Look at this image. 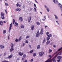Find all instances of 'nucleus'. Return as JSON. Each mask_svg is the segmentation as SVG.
I'll return each instance as SVG.
<instances>
[{
	"label": "nucleus",
	"mask_w": 62,
	"mask_h": 62,
	"mask_svg": "<svg viewBox=\"0 0 62 62\" xmlns=\"http://www.w3.org/2000/svg\"><path fill=\"white\" fill-rule=\"evenodd\" d=\"M11 27H12V23H11L10 25V27L9 28V31L8 32L9 33L10 32V30L11 29Z\"/></svg>",
	"instance_id": "f257e3e1"
},
{
	"label": "nucleus",
	"mask_w": 62,
	"mask_h": 62,
	"mask_svg": "<svg viewBox=\"0 0 62 62\" xmlns=\"http://www.w3.org/2000/svg\"><path fill=\"white\" fill-rule=\"evenodd\" d=\"M57 4H58V5L59 7H60L61 8V10H62V5H61V4L60 3H57Z\"/></svg>",
	"instance_id": "f03ea898"
},
{
	"label": "nucleus",
	"mask_w": 62,
	"mask_h": 62,
	"mask_svg": "<svg viewBox=\"0 0 62 62\" xmlns=\"http://www.w3.org/2000/svg\"><path fill=\"white\" fill-rule=\"evenodd\" d=\"M39 31H38L36 34V37L37 38L39 37Z\"/></svg>",
	"instance_id": "7ed1b4c3"
},
{
	"label": "nucleus",
	"mask_w": 62,
	"mask_h": 62,
	"mask_svg": "<svg viewBox=\"0 0 62 62\" xmlns=\"http://www.w3.org/2000/svg\"><path fill=\"white\" fill-rule=\"evenodd\" d=\"M44 53L43 52H41L39 53V55L40 56H42L44 54Z\"/></svg>",
	"instance_id": "20e7f679"
},
{
	"label": "nucleus",
	"mask_w": 62,
	"mask_h": 62,
	"mask_svg": "<svg viewBox=\"0 0 62 62\" xmlns=\"http://www.w3.org/2000/svg\"><path fill=\"white\" fill-rule=\"evenodd\" d=\"M43 28H42L41 30L40 34L41 35H42V34H43Z\"/></svg>",
	"instance_id": "39448f33"
},
{
	"label": "nucleus",
	"mask_w": 62,
	"mask_h": 62,
	"mask_svg": "<svg viewBox=\"0 0 62 62\" xmlns=\"http://www.w3.org/2000/svg\"><path fill=\"white\" fill-rule=\"evenodd\" d=\"M61 50H62V47L61 48H60L59 49L58 51L55 52L54 53V54H57V53L58 51H59Z\"/></svg>",
	"instance_id": "423d86ee"
},
{
	"label": "nucleus",
	"mask_w": 62,
	"mask_h": 62,
	"mask_svg": "<svg viewBox=\"0 0 62 62\" xmlns=\"http://www.w3.org/2000/svg\"><path fill=\"white\" fill-rule=\"evenodd\" d=\"M61 54H62V52H59L58 54H57L55 55V57H56V56H57V55H58V54H59V55H60Z\"/></svg>",
	"instance_id": "0eeeda50"
},
{
	"label": "nucleus",
	"mask_w": 62,
	"mask_h": 62,
	"mask_svg": "<svg viewBox=\"0 0 62 62\" xmlns=\"http://www.w3.org/2000/svg\"><path fill=\"white\" fill-rule=\"evenodd\" d=\"M3 22L2 21H1L0 22V25L3 26L4 25L3 24Z\"/></svg>",
	"instance_id": "6e6552de"
},
{
	"label": "nucleus",
	"mask_w": 62,
	"mask_h": 62,
	"mask_svg": "<svg viewBox=\"0 0 62 62\" xmlns=\"http://www.w3.org/2000/svg\"><path fill=\"white\" fill-rule=\"evenodd\" d=\"M31 16H30L28 18V22L29 23H30V21H31Z\"/></svg>",
	"instance_id": "1a4fd4ad"
},
{
	"label": "nucleus",
	"mask_w": 62,
	"mask_h": 62,
	"mask_svg": "<svg viewBox=\"0 0 62 62\" xmlns=\"http://www.w3.org/2000/svg\"><path fill=\"white\" fill-rule=\"evenodd\" d=\"M34 25H32L31 27V29L32 30H34Z\"/></svg>",
	"instance_id": "9d476101"
},
{
	"label": "nucleus",
	"mask_w": 62,
	"mask_h": 62,
	"mask_svg": "<svg viewBox=\"0 0 62 62\" xmlns=\"http://www.w3.org/2000/svg\"><path fill=\"white\" fill-rule=\"evenodd\" d=\"M57 58L58 59H60L61 60V59L62 58V57H61V56H58L57 57Z\"/></svg>",
	"instance_id": "9b49d317"
},
{
	"label": "nucleus",
	"mask_w": 62,
	"mask_h": 62,
	"mask_svg": "<svg viewBox=\"0 0 62 62\" xmlns=\"http://www.w3.org/2000/svg\"><path fill=\"white\" fill-rule=\"evenodd\" d=\"M12 56H13V55L12 54H11V55L9 56L8 57V58L10 59V58H11V57H12Z\"/></svg>",
	"instance_id": "f8f14e48"
},
{
	"label": "nucleus",
	"mask_w": 62,
	"mask_h": 62,
	"mask_svg": "<svg viewBox=\"0 0 62 62\" xmlns=\"http://www.w3.org/2000/svg\"><path fill=\"white\" fill-rule=\"evenodd\" d=\"M54 15L56 19V20L58 19V17L56 15Z\"/></svg>",
	"instance_id": "ddd939ff"
},
{
	"label": "nucleus",
	"mask_w": 62,
	"mask_h": 62,
	"mask_svg": "<svg viewBox=\"0 0 62 62\" xmlns=\"http://www.w3.org/2000/svg\"><path fill=\"white\" fill-rule=\"evenodd\" d=\"M19 55H20V56H22V55H23V53L21 52H19Z\"/></svg>",
	"instance_id": "4468645a"
},
{
	"label": "nucleus",
	"mask_w": 62,
	"mask_h": 62,
	"mask_svg": "<svg viewBox=\"0 0 62 62\" xmlns=\"http://www.w3.org/2000/svg\"><path fill=\"white\" fill-rule=\"evenodd\" d=\"M0 48L1 49H3L4 48V46L2 45H0Z\"/></svg>",
	"instance_id": "2eb2a0df"
},
{
	"label": "nucleus",
	"mask_w": 62,
	"mask_h": 62,
	"mask_svg": "<svg viewBox=\"0 0 62 62\" xmlns=\"http://www.w3.org/2000/svg\"><path fill=\"white\" fill-rule=\"evenodd\" d=\"M20 10H21V9L20 8H17L16 9V11H20Z\"/></svg>",
	"instance_id": "dca6fc26"
},
{
	"label": "nucleus",
	"mask_w": 62,
	"mask_h": 62,
	"mask_svg": "<svg viewBox=\"0 0 62 62\" xmlns=\"http://www.w3.org/2000/svg\"><path fill=\"white\" fill-rule=\"evenodd\" d=\"M53 36L54 39L57 38V36L55 35H53Z\"/></svg>",
	"instance_id": "f3484780"
},
{
	"label": "nucleus",
	"mask_w": 62,
	"mask_h": 62,
	"mask_svg": "<svg viewBox=\"0 0 62 62\" xmlns=\"http://www.w3.org/2000/svg\"><path fill=\"white\" fill-rule=\"evenodd\" d=\"M19 20L20 22H21L23 21V18H22V17H19Z\"/></svg>",
	"instance_id": "a211bd4d"
},
{
	"label": "nucleus",
	"mask_w": 62,
	"mask_h": 62,
	"mask_svg": "<svg viewBox=\"0 0 62 62\" xmlns=\"http://www.w3.org/2000/svg\"><path fill=\"white\" fill-rule=\"evenodd\" d=\"M20 27L21 28H24V25L22 24L20 26Z\"/></svg>",
	"instance_id": "6ab92c4d"
},
{
	"label": "nucleus",
	"mask_w": 62,
	"mask_h": 62,
	"mask_svg": "<svg viewBox=\"0 0 62 62\" xmlns=\"http://www.w3.org/2000/svg\"><path fill=\"white\" fill-rule=\"evenodd\" d=\"M13 50H14V48H11L10 50V52H12Z\"/></svg>",
	"instance_id": "aec40b11"
},
{
	"label": "nucleus",
	"mask_w": 62,
	"mask_h": 62,
	"mask_svg": "<svg viewBox=\"0 0 62 62\" xmlns=\"http://www.w3.org/2000/svg\"><path fill=\"white\" fill-rule=\"evenodd\" d=\"M0 15L1 16H4L5 15V14H4V13L2 12H1V13Z\"/></svg>",
	"instance_id": "412c9836"
},
{
	"label": "nucleus",
	"mask_w": 62,
	"mask_h": 62,
	"mask_svg": "<svg viewBox=\"0 0 62 62\" xmlns=\"http://www.w3.org/2000/svg\"><path fill=\"white\" fill-rule=\"evenodd\" d=\"M21 40H22V36H20L18 39V41H20Z\"/></svg>",
	"instance_id": "4be33fe9"
},
{
	"label": "nucleus",
	"mask_w": 62,
	"mask_h": 62,
	"mask_svg": "<svg viewBox=\"0 0 62 62\" xmlns=\"http://www.w3.org/2000/svg\"><path fill=\"white\" fill-rule=\"evenodd\" d=\"M50 43V41H48L46 42V43L47 45H48V44H49Z\"/></svg>",
	"instance_id": "5701e85b"
},
{
	"label": "nucleus",
	"mask_w": 62,
	"mask_h": 62,
	"mask_svg": "<svg viewBox=\"0 0 62 62\" xmlns=\"http://www.w3.org/2000/svg\"><path fill=\"white\" fill-rule=\"evenodd\" d=\"M11 48H13V46H14V44H13L12 43H11Z\"/></svg>",
	"instance_id": "b1692460"
},
{
	"label": "nucleus",
	"mask_w": 62,
	"mask_h": 62,
	"mask_svg": "<svg viewBox=\"0 0 62 62\" xmlns=\"http://www.w3.org/2000/svg\"><path fill=\"white\" fill-rule=\"evenodd\" d=\"M52 52V50L50 49H49L48 50V53H51Z\"/></svg>",
	"instance_id": "393cba45"
},
{
	"label": "nucleus",
	"mask_w": 62,
	"mask_h": 62,
	"mask_svg": "<svg viewBox=\"0 0 62 62\" xmlns=\"http://www.w3.org/2000/svg\"><path fill=\"white\" fill-rule=\"evenodd\" d=\"M6 30H4L3 31V33L4 34H5V33H6Z\"/></svg>",
	"instance_id": "a878e982"
},
{
	"label": "nucleus",
	"mask_w": 62,
	"mask_h": 62,
	"mask_svg": "<svg viewBox=\"0 0 62 62\" xmlns=\"http://www.w3.org/2000/svg\"><path fill=\"white\" fill-rule=\"evenodd\" d=\"M50 37H49L48 36V37H47V40H49L50 39Z\"/></svg>",
	"instance_id": "bb28decb"
},
{
	"label": "nucleus",
	"mask_w": 62,
	"mask_h": 62,
	"mask_svg": "<svg viewBox=\"0 0 62 62\" xmlns=\"http://www.w3.org/2000/svg\"><path fill=\"white\" fill-rule=\"evenodd\" d=\"M33 10L35 12H37V10L36 9V8H35Z\"/></svg>",
	"instance_id": "cd10ccee"
},
{
	"label": "nucleus",
	"mask_w": 62,
	"mask_h": 62,
	"mask_svg": "<svg viewBox=\"0 0 62 62\" xmlns=\"http://www.w3.org/2000/svg\"><path fill=\"white\" fill-rule=\"evenodd\" d=\"M1 18L2 19H5V16H2L1 17Z\"/></svg>",
	"instance_id": "c85d7f7f"
},
{
	"label": "nucleus",
	"mask_w": 62,
	"mask_h": 62,
	"mask_svg": "<svg viewBox=\"0 0 62 62\" xmlns=\"http://www.w3.org/2000/svg\"><path fill=\"white\" fill-rule=\"evenodd\" d=\"M39 48H40V45H38L37 47V49H39Z\"/></svg>",
	"instance_id": "c756f323"
},
{
	"label": "nucleus",
	"mask_w": 62,
	"mask_h": 62,
	"mask_svg": "<svg viewBox=\"0 0 62 62\" xmlns=\"http://www.w3.org/2000/svg\"><path fill=\"white\" fill-rule=\"evenodd\" d=\"M26 55H25V54H24L23 55V57L24 58H25L26 57Z\"/></svg>",
	"instance_id": "7c9ffc66"
},
{
	"label": "nucleus",
	"mask_w": 62,
	"mask_h": 62,
	"mask_svg": "<svg viewBox=\"0 0 62 62\" xmlns=\"http://www.w3.org/2000/svg\"><path fill=\"white\" fill-rule=\"evenodd\" d=\"M45 39L44 38L43 40V43H44L45 42Z\"/></svg>",
	"instance_id": "2f4dec72"
},
{
	"label": "nucleus",
	"mask_w": 62,
	"mask_h": 62,
	"mask_svg": "<svg viewBox=\"0 0 62 62\" xmlns=\"http://www.w3.org/2000/svg\"><path fill=\"white\" fill-rule=\"evenodd\" d=\"M36 23L37 25H39V24H40V23H39L38 22H36Z\"/></svg>",
	"instance_id": "473e14b6"
},
{
	"label": "nucleus",
	"mask_w": 62,
	"mask_h": 62,
	"mask_svg": "<svg viewBox=\"0 0 62 62\" xmlns=\"http://www.w3.org/2000/svg\"><path fill=\"white\" fill-rule=\"evenodd\" d=\"M52 36V34H50L49 35H48L47 36L48 37H51Z\"/></svg>",
	"instance_id": "72a5a7b5"
},
{
	"label": "nucleus",
	"mask_w": 62,
	"mask_h": 62,
	"mask_svg": "<svg viewBox=\"0 0 62 62\" xmlns=\"http://www.w3.org/2000/svg\"><path fill=\"white\" fill-rule=\"evenodd\" d=\"M36 55V54L35 53H33V56H35Z\"/></svg>",
	"instance_id": "f704fd0d"
},
{
	"label": "nucleus",
	"mask_w": 62,
	"mask_h": 62,
	"mask_svg": "<svg viewBox=\"0 0 62 62\" xmlns=\"http://www.w3.org/2000/svg\"><path fill=\"white\" fill-rule=\"evenodd\" d=\"M29 37H30V36H27L26 37V39H28Z\"/></svg>",
	"instance_id": "c9c22d12"
},
{
	"label": "nucleus",
	"mask_w": 62,
	"mask_h": 62,
	"mask_svg": "<svg viewBox=\"0 0 62 62\" xmlns=\"http://www.w3.org/2000/svg\"><path fill=\"white\" fill-rule=\"evenodd\" d=\"M15 41L16 42H18V41H19V40L18 39H16L15 40Z\"/></svg>",
	"instance_id": "e433bc0d"
},
{
	"label": "nucleus",
	"mask_w": 62,
	"mask_h": 62,
	"mask_svg": "<svg viewBox=\"0 0 62 62\" xmlns=\"http://www.w3.org/2000/svg\"><path fill=\"white\" fill-rule=\"evenodd\" d=\"M33 50H31V51H30V53H33Z\"/></svg>",
	"instance_id": "4c0bfd02"
},
{
	"label": "nucleus",
	"mask_w": 62,
	"mask_h": 62,
	"mask_svg": "<svg viewBox=\"0 0 62 62\" xmlns=\"http://www.w3.org/2000/svg\"><path fill=\"white\" fill-rule=\"evenodd\" d=\"M5 6H6L7 7H8V3H5Z\"/></svg>",
	"instance_id": "58836bf2"
},
{
	"label": "nucleus",
	"mask_w": 62,
	"mask_h": 62,
	"mask_svg": "<svg viewBox=\"0 0 62 62\" xmlns=\"http://www.w3.org/2000/svg\"><path fill=\"white\" fill-rule=\"evenodd\" d=\"M46 34L47 36H48V35H49V32H47Z\"/></svg>",
	"instance_id": "ea45409f"
},
{
	"label": "nucleus",
	"mask_w": 62,
	"mask_h": 62,
	"mask_svg": "<svg viewBox=\"0 0 62 62\" xmlns=\"http://www.w3.org/2000/svg\"><path fill=\"white\" fill-rule=\"evenodd\" d=\"M46 9L47 10V12H49V9L48 8H47Z\"/></svg>",
	"instance_id": "a19ab883"
},
{
	"label": "nucleus",
	"mask_w": 62,
	"mask_h": 62,
	"mask_svg": "<svg viewBox=\"0 0 62 62\" xmlns=\"http://www.w3.org/2000/svg\"><path fill=\"white\" fill-rule=\"evenodd\" d=\"M6 54H7V53H4V56H5V55H6Z\"/></svg>",
	"instance_id": "79ce46f5"
},
{
	"label": "nucleus",
	"mask_w": 62,
	"mask_h": 62,
	"mask_svg": "<svg viewBox=\"0 0 62 62\" xmlns=\"http://www.w3.org/2000/svg\"><path fill=\"white\" fill-rule=\"evenodd\" d=\"M19 4L18 3H17L16 4V7H18V6H19Z\"/></svg>",
	"instance_id": "37998d69"
},
{
	"label": "nucleus",
	"mask_w": 62,
	"mask_h": 62,
	"mask_svg": "<svg viewBox=\"0 0 62 62\" xmlns=\"http://www.w3.org/2000/svg\"><path fill=\"white\" fill-rule=\"evenodd\" d=\"M2 62H9L8 61H3Z\"/></svg>",
	"instance_id": "c03bdc74"
},
{
	"label": "nucleus",
	"mask_w": 62,
	"mask_h": 62,
	"mask_svg": "<svg viewBox=\"0 0 62 62\" xmlns=\"http://www.w3.org/2000/svg\"><path fill=\"white\" fill-rule=\"evenodd\" d=\"M15 24L16 25H18V23H17L15 22Z\"/></svg>",
	"instance_id": "a18cd8bd"
},
{
	"label": "nucleus",
	"mask_w": 62,
	"mask_h": 62,
	"mask_svg": "<svg viewBox=\"0 0 62 62\" xmlns=\"http://www.w3.org/2000/svg\"><path fill=\"white\" fill-rule=\"evenodd\" d=\"M53 1L54 3L55 4H56V2H55V0H53Z\"/></svg>",
	"instance_id": "49530a36"
},
{
	"label": "nucleus",
	"mask_w": 62,
	"mask_h": 62,
	"mask_svg": "<svg viewBox=\"0 0 62 62\" xmlns=\"http://www.w3.org/2000/svg\"><path fill=\"white\" fill-rule=\"evenodd\" d=\"M45 8H46V9H47V8H48V7H47V6H46V5H45Z\"/></svg>",
	"instance_id": "de8ad7c7"
},
{
	"label": "nucleus",
	"mask_w": 62,
	"mask_h": 62,
	"mask_svg": "<svg viewBox=\"0 0 62 62\" xmlns=\"http://www.w3.org/2000/svg\"><path fill=\"white\" fill-rule=\"evenodd\" d=\"M60 59H59V60H57V61L58 62H60Z\"/></svg>",
	"instance_id": "09e8293b"
},
{
	"label": "nucleus",
	"mask_w": 62,
	"mask_h": 62,
	"mask_svg": "<svg viewBox=\"0 0 62 62\" xmlns=\"http://www.w3.org/2000/svg\"><path fill=\"white\" fill-rule=\"evenodd\" d=\"M34 7H36V4L34 3Z\"/></svg>",
	"instance_id": "8fccbe9b"
},
{
	"label": "nucleus",
	"mask_w": 62,
	"mask_h": 62,
	"mask_svg": "<svg viewBox=\"0 0 62 62\" xmlns=\"http://www.w3.org/2000/svg\"><path fill=\"white\" fill-rule=\"evenodd\" d=\"M25 43H28V41L27 40H26L25 42Z\"/></svg>",
	"instance_id": "3c124183"
},
{
	"label": "nucleus",
	"mask_w": 62,
	"mask_h": 62,
	"mask_svg": "<svg viewBox=\"0 0 62 62\" xmlns=\"http://www.w3.org/2000/svg\"><path fill=\"white\" fill-rule=\"evenodd\" d=\"M55 1L57 3H58V1L57 0H55Z\"/></svg>",
	"instance_id": "603ef678"
},
{
	"label": "nucleus",
	"mask_w": 62,
	"mask_h": 62,
	"mask_svg": "<svg viewBox=\"0 0 62 62\" xmlns=\"http://www.w3.org/2000/svg\"><path fill=\"white\" fill-rule=\"evenodd\" d=\"M53 47H54V48H55L56 47V46H55V45H53Z\"/></svg>",
	"instance_id": "864d4df0"
},
{
	"label": "nucleus",
	"mask_w": 62,
	"mask_h": 62,
	"mask_svg": "<svg viewBox=\"0 0 62 62\" xmlns=\"http://www.w3.org/2000/svg\"><path fill=\"white\" fill-rule=\"evenodd\" d=\"M32 8H31L30 9V11H31V10H32Z\"/></svg>",
	"instance_id": "5fc2aeb1"
},
{
	"label": "nucleus",
	"mask_w": 62,
	"mask_h": 62,
	"mask_svg": "<svg viewBox=\"0 0 62 62\" xmlns=\"http://www.w3.org/2000/svg\"><path fill=\"white\" fill-rule=\"evenodd\" d=\"M53 62H56V61H55V60H53Z\"/></svg>",
	"instance_id": "6e6d98bb"
},
{
	"label": "nucleus",
	"mask_w": 62,
	"mask_h": 62,
	"mask_svg": "<svg viewBox=\"0 0 62 62\" xmlns=\"http://www.w3.org/2000/svg\"><path fill=\"white\" fill-rule=\"evenodd\" d=\"M48 56L49 57H52V56H51V55H48Z\"/></svg>",
	"instance_id": "4d7b16f0"
},
{
	"label": "nucleus",
	"mask_w": 62,
	"mask_h": 62,
	"mask_svg": "<svg viewBox=\"0 0 62 62\" xmlns=\"http://www.w3.org/2000/svg\"><path fill=\"white\" fill-rule=\"evenodd\" d=\"M33 59H32L31 60V62H33Z\"/></svg>",
	"instance_id": "13d9d810"
},
{
	"label": "nucleus",
	"mask_w": 62,
	"mask_h": 62,
	"mask_svg": "<svg viewBox=\"0 0 62 62\" xmlns=\"http://www.w3.org/2000/svg\"><path fill=\"white\" fill-rule=\"evenodd\" d=\"M29 47L30 48H31V45H29Z\"/></svg>",
	"instance_id": "bf43d9fd"
},
{
	"label": "nucleus",
	"mask_w": 62,
	"mask_h": 62,
	"mask_svg": "<svg viewBox=\"0 0 62 62\" xmlns=\"http://www.w3.org/2000/svg\"><path fill=\"white\" fill-rule=\"evenodd\" d=\"M8 39L9 40V39H10V38H9V36H8Z\"/></svg>",
	"instance_id": "052dcab7"
},
{
	"label": "nucleus",
	"mask_w": 62,
	"mask_h": 62,
	"mask_svg": "<svg viewBox=\"0 0 62 62\" xmlns=\"http://www.w3.org/2000/svg\"><path fill=\"white\" fill-rule=\"evenodd\" d=\"M44 18L45 19H46V16H44Z\"/></svg>",
	"instance_id": "680f3d73"
},
{
	"label": "nucleus",
	"mask_w": 62,
	"mask_h": 62,
	"mask_svg": "<svg viewBox=\"0 0 62 62\" xmlns=\"http://www.w3.org/2000/svg\"><path fill=\"white\" fill-rule=\"evenodd\" d=\"M35 2H36V3H38V2H37V1H36V0H34Z\"/></svg>",
	"instance_id": "e2e57ef3"
},
{
	"label": "nucleus",
	"mask_w": 62,
	"mask_h": 62,
	"mask_svg": "<svg viewBox=\"0 0 62 62\" xmlns=\"http://www.w3.org/2000/svg\"><path fill=\"white\" fill-rule=\"evenodd\" d=\"M23 8H25V6H24V5L23 6Z\"/></svg>",
	"instance_id": "0e129e2a"
},
{
	"label": "nucleus",
	"mask_w": 62,
	"mask_h": 62,
	"mask_svg": "<svg viewBox=\"0 0 62 62\" xmlns=\"http://www.w3.org/2000/svg\"><path fill=\"white\" fill-rule=\"evenodd\" d=\"M23 46H24V45H25V44L24 43H23Z\"/></svg>",
	"instance_id": "69168bd1"
},
{
	"label": "nucleus",
	"mask_w": 62,
	"mask_h": 62,
	"mask_svg": "<svg viewBox=\"0 0 62 62\" xmlns=\"http://www.w3.org/2000/svg\"><path fill=\"white\" fill-rule=\"evenodd\" d=\"M13 22H15V20L14 19L13 20Z\"/></svg>",
	"instance_id": "338daca9"
},
{
	"label": "nucleus",
	"mask_w": 62,
	"mask_h": 62,
	"mask_svg": "<svg viewBox=\"0 0 62 62\" xmlns=\"http://www.w3.org/2000/svg\"><path fill=\"white\" fill-rule=\"evenodd\" d=\"M24 62H27V60H25Z\"/></svg>",
	"instance_id": "774afa93"
}]
</instances>
